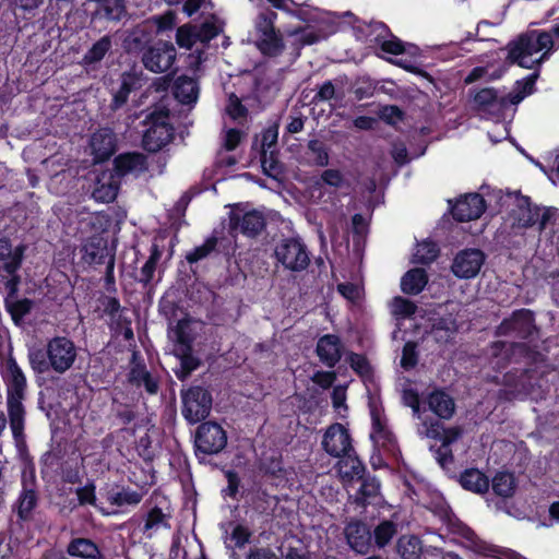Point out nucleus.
<instances>
[{
  "label": "nucleus",
  "instance_id": "a878e982",
  "mask_svg": "<svg viewBox=\"0 0 559 559\" xmlns=\"http://www.w3.org/2000/svg\"><path fill=\"white\" fill-rule=\"evenodd\" d=\"M501 331L515 332L520 337L531 336L534 331V318L530 310H520L515 312L510 320L504 321Z\"/></svg>",
  "mask_w": 559,
  "mask_h": 559
},
{
  "label": "nucleus",
  "instance_id": "bf43d9fd",
  "mask_svg": "<svg viewBox=\"0 0 559 559\" xmlns=\"http://www.w3.org/2000/svg\"><path fill=\"white\" fill-rule=\"evenodd\" d=\"M320 181L333 188H341L345 179L338 169H326L321 174Z\"/></svg>",
  "mask_w": 559,
  "mask_h": 559
},
{
  "label": "nucleus",
  "instance_id": "4468645a",
  "mask_svg": "<svg viewBox=\"0 0 559 559\" xmlns=\"http://www.w3.org/2000/svg\"><path fill=\"white\" fill-rule=\"evenodd\" d=\"M221 27L215 22H205L200 27L186 24L177 29L176 41L179 47L191 49L201 44L204 46L212 38L218 35Z\"/></svg>",
  "mask_w": 559,
  "mask_h": 559
},
{
  "label": "nucleus",
  "instance_id": "9d476101",
  "mask_svg": "<svg viewBox=\"0 0 559 559\" xmlns=\"http://www.w3.org/2000/svg\"><path fill=\"white\" fill-rule=\"evenodd\" d=\"M212 397L210 393L194 386L182 393V415L190 424L203 420L211 411Z\"/></svg>",
  "mask_w": 559,
  "mask_h": 559
},
{
  "label": "nucleus",
  "instance_id": "5701e85b",
  "mask_svg": "<svg viewBox=\"0 0 559 559\" xmlns=\"http://www.w3.org/2000/svg\"><path fill=\"white\" fill-rule=\"evenodd\" d=\"M348 545L358 554H366L371 545V533L362 522H350L345 528Z\"/></svg>",
  "mask_w": 559,
  "mask_h": 559
},
{
  "label": "nucleus",
  "instance_id": "774afa93",
  "mask_svg": "<svg viewBox=\"0 0 559 559\" xmlns=\"http://www.w3.org/2000/svg\"><path fill=\"white\" fill-rule=\"evenodd\" d=\"M226 111L234 119L243 117L246 114L245 107L241 105L238 97H236L234 95L229 97L228 105L226 107Z\"/></svg>",
  "mask_w": 559,
  "mask_h": 559
},
{
  "label": "nucleus",
  "instance_id": "338daca9",
  "mask_svg": "<svg viewBox=\"0 0 559 559\" xmlns=\"http://www.w3.org/2000/svg\"><path fill=\"white\" fill-rule=\"evenodd\" d=\"M250 537V532L242 525H237L234 527L230 538L235 543V546L238 548L243 547Z\"/></svg>",
  "mask_w": 559,
  "mask_h": 559
},
{
  "label": "nucleus",
  "instance_id": "a211bd4d",
  "mask_svg": "<svg viewBox=\"0 0 559 559\" xmlns=\"http://www.w3.org/2000/svg\"><path fill=\"white\" fill-rule=\"evenodd\" d=\"M322 447L326 453L334 457L349 454L352 451V439L347 429L342 424L330 426L323 436Z\"/></svg>",
  "mask_w": 559,
  "mask_h": 559
},
{
  "label": "nucleus",
  "instance_id": "6ab92c4d",
  "mask_svg": "<svg viewBox=\"0 0 559 559\" xmlns=\"http://www.w3.org/2000/svg\"><path fill=\"white\" fill-rule=\"evenodd\" d=\"M371 432L370 438L374 445L393 451L395 448V438L386 424V418L381 411L373 404H370Z\"/></svg>",
  "mask_w": 559,
  "mask_h": 559
},
{
  "label": "nucleus",
  "instance_id": "49530a36",
  "mask_svg": "<svg viewBox=\"0 0 559 559\" xmlns=\"http://www.w3.org/2000/svg\"><path fill=\"white\" fill-rule=\"evenodd\" d=\"M110 46L111 44L108 37L100 38L84 56V63L91 64L100 61Z\"/></svg>",
  "mask_w": 559,
  "mask_h": 559
},
{
  "label": "nucleus",
  "instance_id": "37998d69",
  "mask_svg": "<svg viewBox=\"0 0 559 559\" xmlns=\"http://www.w3.org/2000/svg\"><path fill=\"white\" fill-rule=\"evenodd\" d=\"M360 487L356 500L361 503H368L370 499L376 498L380 490V484L376 478H366L359 480Z\"/></svg>",
  "mask_w": 559,
  "mask_h": 559
},
{
  "label": "nucleus",
  "instance_id": "4d7b16f0",
  "mask_svg": "<svg viewBox=\"0 0 559 559\" xmlns=\"http://www.w3.org/2000/svg\"><path fill=\"white\" fill-rule=\"evenodd\" d=\"M346 388L343 385L335 386L332 392L333 407L341 417L345 416L347 411L346 404Z\"/></svg>",
  "mask_w": 559,
  "mask_h": 559
},
{
  "label": "nucleus",
  "instance_id": "dca6fc26",
  "mask_svg": "<svg viewBox=\"0 0 559 559\" xmlns=\"http://www.w3.org/2000/svg\"><path fill=\"white\" fill-rule=\"evenodd\" d=\"M176 59V49L170 43L158 41L142 57L144 67L155 73L167 71Z\"/></svg>",
  "mask_w": 559,
  "mask_h": 559
},
{
  "label": "nucleus",
  "instance_id": "13d9d810",
  "mask_svg": "<svg viewBox=\"0 0 559 559\" xmlns=\"http://www.w3.org/2000/svg\"><path fill=\"white\" fill-rule=\"evenodd\" d=\"M417 364L416 345L412 342H407L403 347L401 366L404 369H412Z\"/></svg>",
  "mask_w": 559,
  "mask_h": 559
},
{
  "label": "nucleus",
  "instance_id": "de8ad7c7",
  "mask_svg": "<svg viewBox=\"0 0 559 559\" xmlns=\"http://www.w3.org/2000/svg\"><path fill=\"white\" fill-rule=\"evenodd\" d=\"M402 400H403L404 405L412 408L413 416L420 419L421 412H420L419 394L415 389L412 388V384H407L406 386H404L403 392H402Z\"/></svg>",
  "mask_w": 559,
  "mask_h": 559
},
{
  "label": "nucleus",
  "instance_id": "2f4dec72",
  "mask_svg": "<svg viewBox=\"0 0 559 559\" xmlns=\"http://www.w3.org/2000/svg\"><path fill=\"white\" fill-rule=\"evenodd\" d=\"M460 483L463 488L476 493L486 492L489 488L488 477L475 468L466 469L461 475Z\"/></svg>",
  "mask_w": 559,
  "mask_h": 559
},
{
  "label": "nucleus",
  "instance_id": "c9c22d12",
  "mask_svg": "<svg viewBox=\"0 0 559 559\" xmlns=\"http://www.w3.org/2000/svg\"><path fill=\"white\" fill-rule=\"evenodd\" d=\"M495 493L503 498L511 497L515 491V480L512 474L498 473L492 479Z\"/></svg>",
  "mask_w": 559,
  "mask_h": 559
},
{
  "label": "nucleus",
  "instance_id": "b1692460",
  "mask_svg": "<svg viewBox=\"0 0 559 559\" xmlns=\"http://www.w3.org/2000/svg\"><path fill=\"white\" fill-rule=\"evenodd\" d=\"M91 148L95 162L109 158L116 148L115 134L109 129H100L92 135Z\"/></svg>",
  "mask_w": 559,
  "mask_h": 559
},
{
  "label": "nucleus",
  "instance_id": "f3484780",
  "mask_svg": "<svg viewBox=\"0 0 559 559\" xmlns=\"http://www.w3.org/2000/svg\"><path fill=\"white\" fill-rule=\"evenodd\" d=\"M485 262V254L479 249H465L460 251L452 263V272L460 278L475 277Z\"/></svg>",
  "mask_w": 559,
  "mask_h": 559
},
{
  "label": "nucleus",
  "instance_id": "aec40b11",
  "mask_svg": "<svg viewBox=\"0 0 559 559\" xmlns=\"http://www.w3.org/2000/svg\"><path fill=\"white\" fill-rule=\"evenodd\" d=\"M484 211L485 201L478 193L466 194L452 206L454 218L461 222L477 219Z\"/></svg>",
  "mask_w": 559,
  "mask_h": 559
},
{
  "label": "nucleus",
  "instance_id": "72a5a7b5",
  "mask_svg": "<svg viewBox=\"0 0 559 559\" xmlns=\"http://www.w3.org/2000/svg\"><path fill=\"white\" fill-rule=\"evenodd\" d=\"M397 551L403 559H419L423 554V545L418 537L404 535L397 542Z\"/></svg>",
  "mask_w": 559,
  "mask_h": 559
},
{
  "label": "nucleus",
  "instance_id": "393cba45",
  "mask_svg": "<svg viewBox=\"0 0 559 559\" xmlns=\"http://www.w3.org/2000/svg\"><path fill=\"white\" fill-rule=\"evenodd\" d=\"M120 179L112 171H104L97 178L93 198L102 203L112 202L119 190Z\"/></svg>",
  "mask_w": 559,
  "mask_h": 559
},
{
  "label": "nucleus",
  "instance_id": "e433bc0d",
  "mask_svg": "<svg viewBox=\"0 0 559 559\" xmlns=\"http://www.w3.org/2000/svg\"><path fill=\"white\" fill-rule=\"evenodd\" d=\"M37 504L36 490L23 489L17 500V514L22 520H26L31 516L32 511Z\"/></svg>",
  "mask_w": 559,
  "mask_h": 559
},
{
  "label": "nucleus",
  "instance_id": "79ce46f5",
  "mask_svg": "<svg viewBox=\"0 0 559 559\" xmlns=\"http://www.w3.org/2000/svg\"><path fill=\"white\" fill-rule=\"evenodd\" d=\"M106 249V245L104 240L99 237H93L86 241L83 247L84 258L88 262H100L104 258V251Z\"/></svg>",
  "mask_w": 559,
  "mask_h": 559
},
{
  "label": "nucleus",
  "instance_id": "09e8293b",
  "mask_svg": "<svg viewBox=\"0 0 559 559\" xmlns=\"http://www.w3.org/2000/svg\"><path fill=\"white\" fill-rule=\"evenodd\" d=\"M160 258V253L157 248H154L148 260L144 263L140 273V282L147 285L152 282L156 270V264Z\"/></svg>",
  "mask_w": 559,
  "mask_h": 559
},
{
  "label": "nucleus",
  "instance_id": "20e7f679",
  "mask_svg": "<svg viewBox=\"0 0 559 559\" xmlns=\"http://www.w3.org/2000/svg\"><path fill=\"white\" fill-rule=\"evenodd\" d=\"M294 14L308 25L304 28L286 29L285 34L300 46L312 45L336 32L331 13L307 5L298 8Z\"/></svg>",
  "mask_w": 559,
  "mask_h": 559
},
{
  "label": "nucleus",
  "instance_id": "c03bdc74",
  "mask_svg": "<svg viewBox=\"0 0 559 559\" xmlns=\"http://www.w3.org/2000/svg\"><path fill=\"white\" fill-rule=\"evenodd\" d=\"M136 84V79L130 73H124L121 76V85L119 91L114 96V105L116 108L122 106Z\"/></svg>",
  "mask_w": 559,
  "mask_h": 559
},
{
  "label": "nucleus",
  "instance_id": "2eb2a0df",
  "mask_svg": "<svg viewBox=\"0 0 559 559\" xmlns=\"http://www.w3.org/2000/svg\"><path fill=\"white\" fill-rule=\"evenodd\" d=\"M227 437L223 428L216 423L207 421L198 428L195 445L205 454L218 453L226 445Z\"/></svg>",
  "mask_w": 559,
  "mask_h": 559
},
{
  "label": "nucleus",
  "instance_id": "ea45409f",
  "mask_svg": "<svg viewBox=\"0 0 559 559\" xmlns=\"http://www.w3.org/2000/svg\"><path fill=\"white\" fill-rule=\"evenodd\" d=\"M166 526H167L166 515L162 512L160 509L154 508L148 512V514L146 516L143 531L147 537H152L153 534H155L160 528L166 527Z\"/></svg>",
  "mask_w": 559,
  "mask_h": 559
},
{
  "label": "nucleus",
  "instance_id": "6e6552de",
  "mask_svg": "<svg viewBox=\"0 0 559 559\" xmlns=\"http://www.w3.org/2000/svg\"><path fill=\"white\" fill-rule=\"evenodd\" d=\"M229 207L228 228L231 235L240 233L247 237H254L265 227V217L261 211L245 204H235Z\"/></svg>",
  "mask_w": 559,
  "mask_h": 559
},
{
  "label": "nucleus",
  "instance_id": "ddd939ff",
  "mask_svg": "<svg viewBox=\"0 0 559 559\" xmlns=\"http://www.w3.org/2000/svg\"><path fill=\"white\" fill-rule=\"evenodd\" d=\"M276 260L286 269L301 271L309 264V254L304 243L297 239H285L275 248Z\"/></svg>",
  "mask_w": 559,
  "mask_h": 559
},
{
  "label": "nucleus",
  "instance_id": "680f3d73",
  "mask_svg": "<svg viewBox=\"0 0 559 559\" xmlns=\"http://www.w3.org/2000/svg\"><path fill=\"white\" fill-rule=\"evenodd\" d=\"M340 294L350 301H355L361 296V287L358 284L342 283L338 284Z\"/></svg>",
  "mask_w": 559,
  "mask_h": 559
},
{
  "label": "nucleus",
  "instance_id": "052dcab7",
  "mask_svg": "<svg viewBox=\"0 0 559 559\" xmlns=\"http://www.w3.org/2000/svg\"><path fill=\"white\" fill-rule=\"evenodd\" d=\"M76 496L80 504L95 506L96 495L95 486L93 484L85 485L84 487L76 489Z\"/></svg>",
  "mask_w": 559,
  "mask_h": 559
},
{
  "label": "nucleus",
  "instance_id": "f704fd0d",
  "mask_svg": "<svg viewBox=\"0 0 559 559\" xmlns=\"http://www.w3.org/2000/svg\"><path fill=\"white\" fill-rule=\"evenodd\" d=\"M176 25V15L174 12L168 11L160 16H155L152 20L145 21L141 26H139V31H153L156 33H163L165 31L171 29Z\"/></svg>",
  "mask_w": 559,
  "mask_h": 559
},
{
  "label": "nucleus",
  "instance_id": "4c0bfd02",
  "mask_svg": "<svg viewBox=\"0 0 559 559\" xmlns=\"http://www.w3.org/2000/svg\"><path fill=\"white\" fill-rule=\"evenodd\" d=\"M439 249L432 241H423L416 246L413 262L419 264L431 263L438 255Z\"/></svg>",
  "mask_w": 559,
  "mask_h": 559
},
{
  "label": "nucleus",
  "instance_id": "6e6d98bb",
  "mask_svg": "<svg viewBox=\"0 0 559 559\" xmlns=\"http://www.w3.org/2000/svg\"><path fill=\"white\" fill-rule=\"evenodd\" d=\"M199 366V361L192 355H183L180 359V368L175 371L180 380H185Z\"/></svg>",
  "mask_w": 559,
  "mask_h": 559
},
{
  "label": "nucleus",
  "instance_id": "f257e3e1",
  "mask_svg": "<svg viewBox=\"0 0 559 559\" xmlns=\"http://www.w3.org/2000/svg\"><path fill=\"white\" fill-rule=\"evenodd\" d=\"M555 40L548 32L531 31L509 45V59L525 69L539 64L555 48Z\"/></svg>",
  "mask_w": 559,
  "mask_h": 559
},
{
  "label": "nucleus",
  "instance_id": "423d86ee",
  "mask_svg": "<svg viewBox=\"0 0 559 559\" xmlns=\"http://www.w3.org/2000/svg\"><path fill=\"white\" fill-rule=\"evenodd\" d=\"M277 14L271 10L261 12L254 22V41L265 56L275 57L283 52L285 44L282 34L274 26Z\"/></svg>",
  "mask_w": 559,
  "mask_h": 559
},
{
  "label": "nucleus",
  "instance_id": "f03ea898",
  "mask_svg": "<svg viewBox=\"0 0 559 559\" xmlns=\"http://www.w3.org/2000/svg\"><path fill=\"white\" fill-rule=\"evenodd\" d=\"M3 379L7 384L8 413L10 427L16 441L23 437L26 378L13 358H8L4 365Z\"/></svg>",
  "mask_w": 559,
  "mask_h": 559
},
{
  "label": "nucleus",
  "instance_id": "69168bd1",
  "mask_svg": "<svg viewBox=\"0 0 559 559\" xmlns=\"http://www.w3.org/2000/svg\"><path fill=\"white\" fill-rule=\"evenodd\" d=\"M46 357L47 356H45V354L41 353L40 350L31 353L29 361H31L32 367L39 372L48 370L50 368V366H49V360H48V358L46 359Z\"/></svg>",
  "mask_w": 559,
  "mask_h": 559
},
{
  "label": "nucleus",
  "instance_id": "a18cd8bd",
  "mask_svg": "<svg viewBox=\"0 0 559 559\" xmlns=\"http://www.w3.org/2000/svg\"><path fill=\"white\" fill-rule=\"evenodd\" d=\"M32 306L33 304L28 299L5 301L7 310L10 312L15 323H20L23 320V318L31 311Z\"/></svg>",
  "mask_w": 559,
  "mask_h": 559
},
{
  "label": "nucleus",
  "instance_id": "412c9836",
  "mask_svg": "<svg viewBox=\"0 0 559 559\" xmlns=\"http://www.w3.org/2000/svg\"><path fill=\"white\" fill-rule=\"evenodd\" d=\"M147 169L146 157L141 153H124L115 158L114 174L118 179L126 176H139Z\"/></svg>",
  "mask_w": 559,
  "mask_h": 559
},
{
  "label": "nucleus",
  "instance_id": "864d4df0",
  "mask_svg": "<svg viewBox=\"0 0 559 559\" xmlns=\"http://www.w3.org/2000/svg\"><path fill=\"white\" fill-rule=\"evenodd\" d=\"M392 312L395 314V316H402V317H408V316H412L415 310H416V306L405 299V298H402V297H395L392 301Z\"/></svg>",
  "mask_w": 559,
  "mask_h": 559
},
{
  "label": "nucleus",
  "instance_id": "0eeeda50",
  "mask_svg": "<svg viewBox=\"0 0 559 559\" xmlns=\"http://www.w3.org/2000/svg\"><path fill=\"white\" fill-rule=\"evenodd\" d=\"M147 128L143 135V146L150 152H157L166 146L174 136V129L169 122V112L166 109H156L146 118Z\"/></svg>",
  "mask_w": 559,
  "mask_h": 559
},
{
  "label": "nucleus",
  "instance_id": "7ed1b4c3",
  "mask_svg": "<svg viewBox=\"0 0 559 559\" xmlns=\"http://www.w3.org/2000/svg\"><path fill=\"white\" fill-rule=\"evenodd\" d=\"M536 79L537 74L534 73L518 81L514 92L510 93L508 98L499 97L492 88H483L474 96V107L481 117L499 118L509 104L516 105L533 92Z\"/></svg>",
  "mask_w": 559,
  "mask_h": 559
},
{
  "label": "nucleus",
  "instance_id": "7c9ffc66",
  "mask_svg": "<svg viewBox=\"0 0 559 559\" xmlns=\"http://www.w3.org/2000/svg\"><path fill=\"white\" fill-rule=\"evenodd\" d=\"M175 97L182 104L195 103L199 95L197 82L187 76H179L175 83Z\"/></svg>",
  "mask_w": 559,
  "mask_h": 559
},
{
  "label": "nucleus",
  "instance_id": "0e129e2a",
  "mask_svg": "<svg viewBox=\"0 0 559 559\" xmlns=\"http://www.w3.org/2000/svg\"><path fill=\"white\" fill-rule=\"evenodd\" d=\"M380 118L390 124H395L402 119V111L396 106H384L380 110Z\"/></svg>",
  "mask_w": 559,
  "mask_h": 559
},
{
  "label": "nucleus",
  "instance_id": "8fccbe9b",
  "mask_svg": "<svg viewBox=\"0 0 559 559\" xmlns=\"http://www.w3.org/2000/svg\"><path fill=\"white\" fill-rule=\"evenodd\" d=\"M377 46L381 48L383 53L393 56L403 53L405 49L403 43L397 37L393 36L390 31L389 35L384 36Z\"/></svg>",
  "mask_w": 559,
  "mask_h": 559
},
{
  "label": "nucleus",
  "instance_id": "e2e57ef3",
  "mask_svg": "<svg viewBox=\"0 0 559 559\" xmlns=\"http://www.w3.org/2000/svg\"><path fill=\"white\" fill-rule=\"evenodd\" d=\"M350 367L359 374L365 376L369 372V365L366 358L358 354H350L348 356Z\"/></svg>",
  "mask_w": 559,
  "mask_h": 559
},
{
  "label": "nucleus",
  "instance_id": "9b49d317",
  "mask_svg": "<svg viewBox=\"0 0 559 559\" xmlns=\"http://www.w3.org/2000/svg\"><path fill=\"white\" fill-rule=\"evenodd\" d=\"M550 215V210L532 205L527 198L522 197L516 200V206L512 210V225L527 228L538 224L539 230H543L546 228Z\"/></svg>",
  "mask_w": 559,
  "mask_h": 559
},
{
  "label": "nucleus",
  "instance_id": "4be33fe9",
  "mask_svg": "<svg viewBox=\"0 0 559 559\" xmlns=\"http://www.w3.org/2000/svg\"><path fill=\"white\" fill-rule=\"evenodd\" d=\"M343 345L337 335L326 334L317 343V354L320 360L328 367H334L341 359Z\"/></svg>",
  "mask_w": 559,
  "mask_h": 559
},
{
  "label": "nucleus",
  "instance_id": "cd10ccee",
  "mask_svg": "<svg viewBox=\"0 0 559 559\" xmlns=\"http://www.w3.org/2000/svg\"><path fill=\"white\" fill-rule=\"evenodd\" d=\"M429 409L442 419H450L455 411L453 399L443 391H433L428 396Z\"/></svg>",
  "mask_w": 559,
  "mask_h": 559
},
{
  "label": "nucleus",
  "instance_id": "c85d7f7f",
  "mask_svg": "<svg viewBox=\"0 0 559 559\" xmlns=\"http://www.w3.org/2000/svg\"><path fill=\"white\" fill-rule=\"evenodd\" d=\"M67 551L71 557L81 559H103L98 546L88 538L72 539L67 547Z\"/></svg>",
  "mask_w": 559,
  "mask_h": 559
},
{
  "label": "nucleus",
  "instance_id": "1a4fd4ad",
  "mask_svg": "<svg viewBox=\"0 0 559 559\" xmlns=\"http://www.w3.org/2000/svg\"><path fill=\"white\" fill-rule=\"evenodd\" d=\"M46 356L53 371L64 373L73 366L78 350L71 340L64 336H56L47 343Z\"/></svg>",
  "mask_w": 559,
  "mask_h": 559
},
{
  "label": "nucleus",
  "instance_id": "58836bf2",
  "mask_svg": "<svg viewBox=\"0 0 559 559\" xmlns=\"http://www.w3.org/2000/svg\"><path fill=\"white\" fill-rule=\"evenodd\" d=\"M396 533L397 526L394 522L382 521L373 531L376 545L380 548L386 546Z\"/></svg>",
  "mask_w": 559,
  "mask_h": 559
},
{
  "label": "nucleus",
  "instance_id": "c756f323",
  "mask_svg": "<svg viewBox=\"0 0 559 559\" xmlns=\"http://www.w3.org/2000/svg\"><path fill=\"white\" fill-rule=\"evenodd\" d=\"M341 460L337 464L338 474L344 483H352L354 480H361L365 467L362 463L350 454Z\"/></svg>",
  "mask_w": 559,
  "mask_h": 559
},
{
  "label": "nucleus",
  "instance_id": "a19ab883",
  "mask_svg": "<svg viewBox=\"0 0 559 559\" xmlns=\"http://www.w3.org/2000/svg\"><path fill=\"white\" fill-rule=\"evenodd\" d=\"M143 495L136 490L122 489L109 496L108 500L117 507L136 506L142 501Z\"/></svg>",
  "mask_w": 559,
  "mask_h": 559
},
{
  "label": "nucleus",
  "instance_id": "3c124183",
  "mask_svg": "<svg viewBox=\"0 0 559 559\" xmlns=\"http://www.w3.org/2000/svg\"><path fill=\"white\" fill-rule=\"evenodd\" d=\"M308 148L313 155V160L318 166H326L329 164V153L324 144L319 140H311Z\"/></svg>",
  "mask_w": 559,
  "mask_h": 559
},
{
  "label": "nucleus",
  "instance_id": "603ef678",
  "mask_svg": "<svg viewBox=\"0 0 559 559\" xmlns=\"http://www.w3.org/2000/svg\"><path fill=\"white\" fill-rule=\"evenodd\" d=\"M216 246V240L214 238L207 239L202 246L197 247L191 252L187 254V260L190 263L198 262L199 260L205 258L214 250Z\"/></svg>",
  "mask_w": 559,
  "mask_h": 559
},
{
  "label": "nucleus",
  "instance_id": "473e14b6",
  "mask_svg": "<svg viewBox=\"0 0 559 559\" xmlns=\"http://www.w3.org/2000/svg\"><path fill=\"white\" fill-rule=\"evenodd\" d=\"M427 284V275L423 269H413L408 271L401 281V288L405 294L416 295L423 290Z\"/></svg>",
  "mask_w": 559,
  "mask_h": 559
},
{
  "label": "nucleus",
  "instance_id": "39448f33",
  "mask_svg": "<svg viewBox=\"0 0 559 559\" xmlns=\"http://www.w3.org/2000/svg\"><path fill=\"white\" fill-rule=\"evenodd\" d=\"M448 518L453 533L462 537V546L479 557L487 559H526L522 555L507 548H501L479 538L468 526L457 520Z\"/></svg>",
  "mask_w": 559,
  "mask_h": 559
},
{
  "label": "nucleus",
  "instance_id": "bb28decb",
  "mask_svg": "<svg viewBox=\"0 0 559 559\" xmlns=\"http://www.w3.org/2000/svg\"><path fill=\"white\" fill-rule=\"evenodd\" d=\"M354 34L358 40L377 46L384 36L389 35V28L382 22L361 23L354 26Z\"/></svg>",
  "mask_w": 559,
  "mask_h": 559
},
{
  "label": "nucleus",
  "instance_id": "5fc2aeb1",
  "mask_svg": "<svg viewBox=\"0 0 559 559\" xmlns=\"http://www.w3.org/2000/svg\"><path fill=\"white\" fill-rule=\"evenodd\" d=\"M277 136H278L277 126L270 127L266 130H264L262 133V148H263L262 165H263L264 169H266L265 156H266L267 150H270L276 143Z\"/></svg>",
  "mask_w": 559,
  "mask_h": 559
},
{
  "label": "nucleus",
  "instance_id": "f8f14e48",
  "mask_svg": "<svg viewBox=\"0 0 559 559\" xmlns=\"http://www.w3.org/2000/svg\"><path fill=\"white\" fill-rule=\"evenodd\" d=\"M23 251L20 247L12 249L10 242L0 237V290L14 287V273L20 267Z\"/></svg>",
  "mask_w": 559,
  "mask_h": 559
}]
</instances>
